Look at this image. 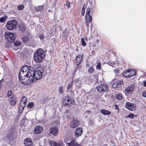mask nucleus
<instances>
[{
    "label": "nucleus",
    "mask_w": 146,
    "mask_h": 146,
    "mask_svg": "<svg viewBox=\"0 0 146 146\" xmlns=\"http://www.w3.org/2000/svg\"><path fill=\"white\" fill-rule=\"evenodd\" d=\"M30 66H24L20 70L19 74L20 82L25 85L30 84Z\"/></svg>",
    "instance_id": "nucleus-1"
},
{
    "label": "nucleus",
    "mask_w": 146,
    "mask_h": 146,
    "mask_svg": "<svg viewBox=\"0 0 146 146\" xmlns=\"http://www.w3.org/2000/svg\"><path fill=\"white\" fill-rule=\"evenodd\" d=\"M30 84L35 82L37 80L40 79L42 76L44 71V68L42 66L38 67L35 70L32 67L30 66Z\"/></svg>",
    "instance_id": "nucleus-2"
},
{
    "label": "nucleus",
    "mask_w": 146,
    "mask_h": 146,
    "mask_svg": "<svg viewBox=\"0 0 146 146\" xmlns=\"http://www.w3.org/2000/svg\"><path fill=\"white\" fill-rule=\"evenodd\" d=\"M45 56V53L41 49L37 50L34 55V59L35 62L40 63L42 62Z\"/></svg>",
    "instance_id": "nucleus-3"
},
{
    "label": "nucleus",
    "mask_w": 146,
    "mask_h": 146,
    "mask_svg": "<svg viewBox=\"0 0 146 146\" xmlns=\"http://www.w3.org/2000/svg\"><path fill=\"white\" fill-rule=\"evenodd\" d=\"M18 26V22L15 20H12L7 21L6 24L7 29L12 30L15 29Z\"/></svg>",
    "instance_id": "nucleus-4"
},
{
    "label": "nucleus",
    "mask_w": 146,
    "mask_h": 146,
    "mask_svg": "<svg viewBox=\"0 0 146 146\" xmlns=\"http://www.w3.org/2000/svg\"><path fill=\"white\" fill-rule=\"evenodd\" d=\"M4 36L7 40L10 43L14 42L15 41V35L13 33L7 32L5 33Z\"/></svg>",
    "instance_id": "nucleus-5"
},
{
    "label": "nucleus",
    "mask_w": 146,
    "mask_h": 146,
    "mask_svg": "<svg viewBox=\"0 0 146 146\" xmlns=\"http://www.w3.org/2000/svg\"><path fill=\"white\" fill-rule=\"evenodd\" d=\"M96 88L98 92L103 94L106 92L108 90L107 86L103 84L98 85Z\"/></svg>",
    "instance_id": "nucleus-6"
},
{
    "label": "nucleus",
    "mask_w": 146,
    "mask_h": 146,
    "mask_svg": "<svg viewBox=\"0 0 146 146\" xmlns=\"http://www.w3.org/2000/svg\"><path fill=\"white\" fill-rule=\"evenodd\" d=\"M135 73V71L131 69L125 70L123 73V75L125 77H129L134 76Z\"/></svg>",
    "instance_id": "nucleus-7"
},
{
    "label": "nucleus",
    "mask_w": 146,
    "mask_h": 146,
    "mask_svg": "<svg viewBox=\"0 0 146 146\" xmlns=\"http://www.w3.org/2000/svg\"><path fill=\"white\" fill-rule=\"evenodd\" d=\"M72 102V101L70 99L69 96L65 97L63 100V104L65 106L68 105V106H70Z\"/></svg>",
    "instance_id": "nucleus-8"
},
{
    "label": "nucleus",
    "mask_w": 146,
    "mask_h": 146,
    "mask_svg": "<svg viewBox=\"0 0 146 146\" xmlns=\"http://www.w3.org/2000/svg\"><path fill=\"white\" fill-rule=\"evenodd\" d=\"M125 107L129 110L133 111L135 110L136 106L135 104L127 102L125 106Z\"/></svg>",
    "instance_id": "nucleus-9"
},
{
    "label": "nucleus",
    "mask_w": 146,
    "mask_h": 146,
    "mask_svg": "<svg viewBox=\"0 0 146 146\" xmlns=\"http://www.w3.org/2000/svg\"><path fill=\"white\" fill-rule=\"evenodd\" d=\"M80 122L76 118L73 119L70 122V127L72 128H74L78 126Z\"/></svg>",
    "instance_id": "nucleus-10"
},
{
    "label": "nucleus",
    "mask_w": 146,
    "mask_h": 146,
    "mask_svg": "<svg viewBox=\"0 0 146 146\" xmlns=\"http://www.w3.org/2000/svg\"><path fill=\"white\" fill-rule=\"evenodd\" d=\"M83 54H78L76 57V64L77 65H80L82 62L83 59Z\"/></svg>",
    "instance_id": "nucleus-11"
},
{
    "label": "nucleus",
    "mask_w": 146,
    "mask_h": 146,
    "mask_svg": "<svg viewBox=\"0 0 146 146\" xmlns=\"http://www.w3.org/2000/svg\"><path fill=\"white\" fill-rule=\"evenodd\" d=\"M70 30L67 29H65L64 30L62 31V39L63 40H65L68 37L69 34L70 33Z\"/></svg>",
    "instance_id": "nucleus-12"
},
{
    "label": "nucleus",
    "mask_w": 146,
    "mask_h": 146,
    "mask_svg": "<svg viewBox=\"0 0 146 146\" xmlns=\"http://www.w3.org/2000/svg\"><path fill=\"white\" fill-rule=\"evenodd\" d=\"M58 131V129L56 126L51 128L50 130V133L54 136L57 135Z\"/></svg>",
    "instance_id": "nucleus-13"
},
{
    "label": "nucleus",
    "mask_w": 146,
    "mask_h": 146,
    "mask_svg": "<svg viewBox=\"0 0 146 146\" xmlns=\"http://www.w3.org/2000/svg\"><path fill=\"white\" fill-rule=\"evenodd\" d=\"M10 104L12 106H14L17 102V99L15 96H12L9 98Z\"/></svg>",
    "instance_id": "nucleus-14"
},
{
    "label": "nucleus",
    "mask_w": 146,
    "mask_h": 146,
    "mask_svg": "<svg viewBox=\"0 0 146 146\" xmlns=\"http://www.w3.org/2000/svg\"><path fill=\"white\" fill-rule=\"evenodd\" d=\"M26 104V103H24V102H22V101H20L18 109V111L19 113H21L22 112Z\"/></svg>",
    "instance_id": "nucleus-15"
},
{
    "label": "nucleus",
    "mask_w": 146,
    "mask_h": 146,
    "mask_svg": "<svg viewBox=\"0 0 146 146\" xmlns=\"http://www.w3.org/2000/svg\"><path fill=\"white\" fill-rule=\"evenodd\" d=\"M135 87V86L134 84L130 85L128 88L125 89V92L127 94L131 93L134 90Z\"/></svg>",
    "instance_id": "nucleus-16"
},
{
    "label": "nucleus",
    "mask_w": 146,
    "mask_h": 146,
    "mask_svg": "<svg viewBox=\"0 0 146 146\" xmlns=\"http://www.w3.org/2000/svg\"><path fill=\"white\" fill-rule=\"evenodd\" d=\"M83 133L82 129L81 127H78L75 132V135L76 137H79Z\"/></svg>",
    "instance_id": "nucleus-17"
},
{
    "label": "nucleus",
    "mask_w": 146,
    "mask_h": 146,
    "mask_svg": "<svg viewBox=\"0 0 146 146\" xmlns=\"http://www.w3.org/2000/svg\"><path fill=\"white\" fill-rule=\"evenodd\" d=\"M43 130L42 127L40 126H37L36 127L34 130V133L36 134H38L40 133Z\"/></svg>",
    "instance_id": "nucleus-18"
},
{
    "label": "nucleus",
    "mask_w": 146,
    "mask_h": 146,
    "mask_svg": "<svg viewBox=\"0 0 146 146\" xmlns=\"http://www.w3.org/2000/svg\"><path fill=\"white\" fill-rule=\"evenodd\" d=\"M24 143L25 146H33V142L29 139H26L24 141Z\"/></svg>",
    "instance_id": "nucleus-19"
},
{
    "label": "nucleus",
    "mask_w": 146,
    "mask_h": 146,
    "mask_svg": "<svg viewBox=\"0 0 146 146\" xmlns=\"http://www.w3.org/2000/svg\"><path fill=\"white\" fill-rule=\"evenodd\" d=\"M69 146H82L78 144L77 142L75 140H72L70 143H68Z\"/></svg>",
    "instance_id": "nucleus-20"
},
{
    "label": "nucleus",
    "mask_w": 146,
    "mask_h": 146,
    "mask_svg": "<svg viewBox=\"0 0 146 146\" xmlns=\"http://www.w3.org/2000/svg\"><path fill=\"white\" fill-rule=\"evenodd\" d=\"M100 112L104 115H108L111 114V112L105 109H101L100 110Z\"/></svg>",
    "instance_id": "nucleus-21"
},
{
    "label": "nucleus",
    "mask_w": 146,
    "mask_h": 146,
    "mask_svg": "<svg viewBox=\"0 0 146 146\" xmlns=\"http://www.w3.org/2000/svg\"><path fill=\"white\" fill-rule=\"evenodd\" d=\"M23 42V43H27L28 42L29 40V38L27 36H24L22 37Z\"/></svg>",
    "instance_id": "nucleus-22"
},
{
    "label": "nucleus",
    "mask_w": 146,
    "mask_h": 146,
    "mask_svg": "<svg viewBox=\"0 0 146 146\" xmlns=\"http://www.w3.org/2000/svg\"><path fill=\"white\" fill-rule=\"evenodd\" d=\"M19 31L22 32H24L25 30V26L22 24H20L19 25Z\"/></svg>",
    "instance_id": "nucleus-23"
},
{
    "label": "nucleus",
    "mask_w": 146,
    "mask_h": 146,
    "mask_svg": "<svg viewBox=\"0 0 146 146\" xmlns=\"http://www.w3.org/2000/svg\"><path fill=\"white\" fill-rule=\"evenodd\" d=\"M63 142L61 140H59L56 142V146H63Z\"/></svg>",
    "instance_id": "nucleus-24"
},
{
    "label": "nucleus",
    "mask_w": 146,
    "mask_h": 146,
    "mask_svg": "<svg viewBox=\"0 0 146 146\" xmlns=\"http://www.w3.org/2000/svg\"><path fill=\"white\" fill-rule=\"evenodd\" d=\"M72 140H74L72 137H66L64 139V141L68 145V143H70Z\"/></svg>",
    "instance_id": "nucleus-25"
},
{
    "label": "nucleus",
    "mask_w": 146,
    "mask_h": 146,
    "mask_svg": "<svg viewBox=\"0 0 146 146\" xmlns=\"http://www.w3.org/2000/svg\"><path fill=\"white\" fill-rule=\"evenodd\" d=\"M44 6V5H42L40 6H38L36 7V10L37 11H41L43 10V7Z\"/></svg>",
    "instance_id": "nucleus-26"
},
{
    "label": "nucleus",
    "mask_w": 146,
    "mask_h": 146,
    "mask_svg": "<svg viewBox=\"0 0 146 146\" xmlns=\"http://www.w3.org/2000/svg\"><path fill=\"white\" fill-rule=\"evenodd\" d=\"M94 67L91 66L90 67L89 69L88 70V72L89 73H90L91 74H92L94 72Z\"/></svg>",
    "instance_id": "nucleus-27"
},
{
    "label": "nucleus",
    "mask_w": 146,
    "mask_h": 146,
    "mask_svg": "<svg viewBox=\"0 0 146 146\" xmlns=\"http://www.w3.org/2000/svg\"><path fill=\"white\" fill-rule=\"evenodd\" d=\"M34 106V103L33 102H30L29 103L27 106L28 108L31 109L33 108Z\"/></svg>",
    "instance_id": "nucleus-28"
},
{
    "label": "nucleus",
    "mask_w": 146,
    "mask_h": 146,
    "mask_svg": "<svg viewBox=\"0 0 146 146\" xmlns=\"http://www.w3.org/2000/svg\"><path fill=\"white\" fill-rule=\"evenodd\" d=\"M90 7H88L87 9V11L86 12V15L85 16V18L86 19L87 18L88 15H90Z\"/></svg>",
    "instance_id": "nucleus-29"
},
{
    "label": "nucleus",
    "mask_w": 146,
    "mask_h": 146,
    "mask_svg": "<svg viewBox=\"0 0 146 146\" xmlns=\"http://www.w3.org/2000/svg\"><path fill=\"white\" fill-rule=\"evenodd\" d=\"M49 144L51 146H56V142L50 141L49 142Z\"/></svg>",
    "instance_id": "nucleus-30"
},
{
    "label": "nucleus",
    "mask_w": 146,
    "mask_h": 146,
    "mask_svg": "<svg viewBox=\"0 0 146 146\" xmlns=\"http://www.w3.org/2000/svg\"><path fill=\"white\" fill-rule=\"evenodd\" d=\"M119 84L118 81L115 82L112 85V86L113 88H115L117 87Z\"/></svg>",
    "instance_id": "nucleus-31"
},
{
    "label": "nucleus",
    "mask_w": 146,
    "mask_h": 146,
    "mask_svg": "<svg viewBox=\"0 0 146 146\" xmlns=\"http://www.w3.org/2000/svg\"><path fill=\"white\" fill-rule=\"evenodd\" d=\"M135 115L132 113H131L129 114L128 115L126 116L127 118H130L133 119Z\"/></svg>",
    "instance_id": "nucleus-32"
},
{
    "label": "nucleus",
    "mask_w": 146,
    "mask_h": 146,
    "mask_svg": "<svg viewBox=\"0 0 146 146\" xmlns=\"http://www.w3.org/2000/svg\"><path fill=\"white\" fill-rule=\"evenodd\" d=\"M6 16H3L0 18V22L1 23H3L6 21V19L7 18Z\"/></svg>",
    "instance_id": "nucleus-33"
},
{
    "label": "nucleus",
    "mask_w": 146,
    "mask_h": 146,
    "mask_svg": "<svg viewBox=\"0 0 146 146\" xmlns=\"http://www.w3.org/2000/svg\"><path fill=\"white\" fill-rule=\"evenodd\" d=\"M81 41L82 45L84 46H86V44L83 38H81Z\"/></svg>",
    "instance_id": "nucleus-34"
},
{
    "label": "nucleus",
    "mask_w": 146,
    "mask_h": 146,
    "mask_svg": "<svg viewBox=\"0 0 146 146\" xmlns=\"http://www.w3.org/2000/svg\"><path fill=\"white\" fill-rule=\"evenodd\" d=\"M27 100V98L25 96H23L22 98L21 101H22V102H24V103H26Z\"/></svg>",
    "instance_id": "nucleus-35"
},
{
    "label": "nucleus",
    "mask_w": 146,
    "mask_h": 146,
    "mask_svg": "<svg viewBox=\"0 0 146 146\" xmlns=\"http://www.w3.org/2000/svg\"><path fill=\"white\" fill-rule=\"evenodd\" d=\"M24 8V6L23 4H21L17 7V9L20 10H23Z\"/></svg>",
    "instance_id": "nucleus-36"
},
{
    "label": "nucleus",
    "mask_w": 146,
    "mask_h": 146,
    "mask_svg": "<svg viewBox=\"0 0 146 146\" xmlns=\"http://www.w3.org/2000/svg\"><path fill=\"white\" fill-rule=\"evenodd\" d=\"M116 98L119 100H120L122 98V96L121 94H119L116 95Z\"/></svg>",
    "instance_id": "nucleus-37"
},
{
    "label": "nucleus",
    "mask_w": 146,
    "mask_h": 146,
    "mask_svg": "<svg viewBox=\"0 0 146 146\" xmlns=\"http://www.w3.org/2000/svg\"><path fill=\"white\" fill-rule=\"evenodd\" d=\"M38 38H40L41 40H42L44 39V34H41L38 35Z\"/></svg>",
    "instance_id": "nucleus-38"
},
{
    "label": "nucleus",
    "mask_w": 146,
    "mask_h": 146,
    "mask_svg": "<svg viewBox=\"0 0 146 146\" xmlns=\"http://www.w3.org/2000/svg\"><path fill=\"white\" fill-rule=\"evenodd\" d=\"M13 43H14V46H19L21 44V42L19 41H16L15 42V41Z\"/></svg>",
    "instance_id": "nucleus-39"
},
{
    "label": "nucleus",
    "mask_w": 146,
    "mask_h": 146,
    "mask_svg": "<svg viewBox=\"0 0 146 146\" xmlns=\"http://www.w3.org/2000/svg\"><path fill=\"white\" fill-rule=\"evenodd\" d=\"M73 84L72 82H71L70 83H69L68 84V85L67 87V88L68 89H70L72 87V86Z\"/></svg>",
    "instance_id": "nucleus-40"
},
{
    "label": "nucleus",
    "mask_w": 146,
    "mask_h": 146,
    "mask_svg": "<svg viewBox=\"0 0 146 146\" xmlns=\"http://www.w3.org/2000/svg\"><path fill=\"white\" fill-rule=\"evenodd\" d=\"M91 112V111H90L87 110V111L85 113H84L85 115H86L87 116H86L85 117L86 118L88 117V116H90L89 113Z\"/></svg>",
    "instance_id": "nucleus-41"
},
{
    "label": "nucleus",
    "mask_w": 146,
    "mask_h": 146,
    "mask_svg": "<svg viewBox=\"0 0 146 146\" xmlns=\"http://www.w3.org/2000/svg\"><path fill=\"white\" fill-rule=\"evenodd\" d=\"M97 68L99 70H100L101 68V63L100 62H98L96 66Z\"/></svg>",
    "instance_id": "nucleus-42"
},
{
    "label": "nucleus",
    "mask_w": 146,
    "mask_h": 146,
    "mask_svg": "<svg viewBox=\"0 0 146 146\" xmlns=\"http://www.w3.org/2000/svg\"><path fill=\"white\" fill-rule=\"evenodd\" d=\"M84 5V6L83 7L82 10V13L81 14L82 15H84L85 14V7L84 8V5Z\"/></svg>",
    "instance_id": "nucleus-43"
},
{
    "label": "nucleus",
    "mask_w": 146,
    "mask_h": 146,
    "mask_svg": "<svg viewBox=\"0 0 146 146\" xmlns=\"http://www.w3.org/2000/svg\"><path fill=\"white\" fill-rule=\"evenodd\" d=\"M76 82L79 84H81L82 83V82L80 80V79L79 78L77 79L76 80Z\"/></svg>",
    "instance_id": "nucleus-44"
},
{
    "label": "nucleus",
    "mask_w": 146,
    "mask_h": 146,
    "mask_svg": "<svg viewBox=\"0 0 146 146\" xmlns=\"http://www.w3.org/2000/svg\"><path fill=\"white\" fill-rule=\"evenodd\" d=\"M12 94V91H8L7 92V96L8 97H10Z\"/></svg>",
    "instance_id": "nucleus-45"
},
{
    "label": "nucleus",
    "mask_w": 146,
    "mask_h": 146,
    "mask_svg": "<svg viewBox=\"0 0 146 146\" xmlns=\"http://www.w3.org/2000/svg\"><path fill=\"white\" fill-rule=\"evenodd\" d=\"M58 91L59 92L60 94H62L63 92V89L62 87H60L59 88Z\"/></svg>",
    "instance_id": "nucleus-46"
},
{
    "label": "nucleus",
    "mask_w": 146,
    "mask_h": 146,
    "mask_svg": "<svg viewBox=\"0 0 146 146\" xmlns=\"http://www.w3.org/2000/svg\"><path fill=\"white\" fill-rule=\"evenodd\" d=\"M114 108H115V109H116L117 110H118V111H117V113H118L119 112V108H118V105H114Z\"/></svg>",
    "instance_id": "nucleus-47"
},
{
    "label": "nucleus",
    "mask_w": 146,
    "mask_h": 146,
    "mask_svg": "<svg viewBox=\"0 0 146 146\" xmlns=\"http://www.w3.org/2000/svg\"><path fill=\"white\" fill-rule=\"evenodd\" d=\"M10 137L9 136H7V138L5 140L7 142H10Z\"/></svg>",
    "instance_id": "nucleus-48"
},
{
    "label": "nucleus",
    "mask_w": 146,
    "mask_h": 146,
    "mask_svg": "<svg viewBox=\"0 0 146 146\" xmlns=\"http://www.w3.org/2000/svg\"><path fill=\"white\" fill-rule=\"evenodd\" d=\"M88 20L89 22H91L92 21V17L90 15H88Z\"/></svg>",
    "instance_id": "nucleus-49"
},
{
    "label": "nucleus",
    "mask_w": 146,
    "mask_h": 146,
    "mask_svg": "<svg viewBox=\"0 0 146 146\" xmlns=\"http://www.w3.org/2000/svg\"><path fill=\"white\" fill-rule=\"evenodd\" d=\"M66 6L68 8L70 7V4L68 1H66Z\"/></svg>",
    "instance_id": "nucleus-50"
},
{
    "label": "nucleus",
    "mask_w": 146,
    "mask_h": 146,
    "mask_svg": "<svg viewBox=\"0 0 146 146\" xmlns=\"http://www.w3.org/2000/svg\"><path fill=\"white\" fill-rule=\"evenodd\" d=\"M142 95L143 97H145L146 98V91H143L142 93Z\"/></svg>",
    "instance_id": "nucleus-51"
},
{
    "label": "nucleus",
    "mask_w": 146,
    "mask_h": 146,
    "mask_svg": "<svg viewBox=\"0 0 146 146\" xmlns=\"http://www.w3.org/2000/svg\"><path fill=\"white\" fill-rule=\"evenodd\" d=\"M70 111L69 110H67L65 112V113L66 114H68L69 113H70Z\"/></svg>",
    "instance_id": "nucleus-52"
},
{
    "label": "nucleus",
    "mask_w": 146,
    "mask_h": 146,
    "mask_svg": "<svg viewBox=\"0 0 146 146\" xmlns=\"http://www.w3.org/2000/svg\"><path fill=\"white\" fill-rule=\"evenodd\" d=\"M76 86L79 89L81 87V85H80V84L79 85H76Z\"/></svg>",
    "instance_id": "nucleus-53"
},
{
    "label": "nucleus",
    "mask_w": 146,
    "mask_h": 146,
    "mask_svg": "<svg viewBox=\"0 0 146 146\" xmlns=\"http://www.w3.org/2000/svg\"><path fill=\"white\" fill-rule=\"evenodd\" d=\"M86 25L87 28H88L89 26V24L87 22L86 23Z\"/></svg>",
    "instance_id": "nucleus-54"
},
{
    "label": "nucleus",
    "mask_w": 146,
    "mask_h": 146,
    "mask_svg": "<svg viewBox=\"0 0 146 146\" xmlns=\"http://www.w3.org/2000/svg\"><path fill=\"white\" fill-rule=\"evenodd\" d=\"M143 85L144 86L146 87V81L143 83Z\"/></svg>",
    "instance_id": "nucleus-55"
},
{
    "label": "nucleus",
    "mask_w": 146,
    "mask_h": 146,
    "mask_svg": "<svg viewBox=\"0 0 146 146\" xmlns=\"http://www.w3.org/2000/svg\"><path fill=\"white\" fill-rule=\"evenodd\" d=\"M118 82H119V84H122L123 83V81H118Z\"/></svg>",
    "instance_id": "nucleus-56"
},
{
    "label": "nucleus",
    "mask_w": 146,
    "mask_h": 146,
    "mask_svg": "<svg viewBox=\"0 0 146 146\" xmlns=\"http://www.w3.org/2000/svg\"><path fill=\"white\" fill-rule=\"evenodd\" d=\"M2 79L0 81V89H1V86H2V84H1V81L2 80Z\"/></svg>",
    "instance_id": "nucleus-57"
},
{
    "label": "nucleus",
    "mask_w": 146,
    "mask_h": 146,
    "mask_svg": "<svg viewBox=\"0 0 146 146\" xmlns=\"http://www.w3.org/2000/svg\"><path fill=\"white\" fill-rule=\"evenodd\" d=\"M27 45L29 46H31V44L30 43H30H29L28 44H27Z\"/></svg>",
    "instance_id": "nucleus-58"
},
{
    "label": "nucleus",
    "mask_w": 146,
    "mask_h": 146,
    "mask_svg": "<svg viewBox=\"0 0 146 146\" xmlns=\"http://www.w3.org/2000/svg\"><path fill=\"white\" fill-rule=\"evenodd\" d=\"M67 91H68V92H71V90H67Z\"/></svg>",
    "instance_id": "nucleus-59"
},
{
    "label": "nucleus",
    "mask_w": 146,
    "mask_h": 146,
    "mask_svg": "<svg viewBox=\"0 0 146 146\" xmlns=\"http://www.w3.org/2000/svg\"><path fill=\"white\" fill-rule=\"evenodd\" d=\"M76 50L77 51H78V49H76Z\"/></svg>",
    "instance_id": "nucleus-60"
},
{
    "label": "nucleus",
    "mask_w": 146,
    "mask_h": 146,
    "mask_svg": "<svg viewBox=\"0 0 146 146\" xmlns=\"http://www.w3.org/2000/svg\"><path fill=\"white\" fill-rule=\"evenodd\" d=\"M133 72H131V74H133Z\"/></svg>",
    "instance_id": "nucleus-61"
},
{
    "label": "nucleus",
    "mask_w": 146,
    "mask_h": 146,
    "mask_svg": "<svg viewBox=\"0 0 146 146\" xmlns=\"http://www.w3.org/2000/svg\"><path fill=\"white\" fill-rule=\"evenodd\" d=\"M76 70H75L74 71V73H75V72H76Z\"/></svg>",
    "instance_id": "nucleus-62"
}]
</instances>
